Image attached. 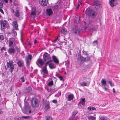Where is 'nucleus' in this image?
<instances>
[{
	"instance_id": "f257e3e1",
	"label": "nucleus",
	"mask_w": 120,
	"mask_h": 120,
	"mask_svg": "<svg viewBox=\"0 0 120 120\" xmlns=\"http://www.w3.org/2000/svg\"><path fill=\"white\" fill-rule=\"evenodd\" d=\"M80 19V17L79 19L76 18L74 20L72 21L74 23V24L76 25L74 26L72 30V31L75 34H77L79 35L81 30V28L78 26L79 25V20Z\"/></svg>"
},
{
	"instance_id": "f03ea898",
	"label": "nucleus",
	"mask_w": 120,
	"mask_h": 120,
	"mask_svg": "<svg viewBox=\"0 0 120 120\" xmlns=\"http://www.w3.org/2000/svg\"><path fill=\"white\" fill-rule=\"evenodd\" d=\"M77 62L79 65H82L83 62H87L90 60V57L89 56H87V57H83L81 56L80 54H79L76 57Z\"/></svg>"
},
{
	"instance_id": "7ed1b4c3",
	"label": "nucleus",
	"mask_w": 120,
	"mask_h": 120,
	"mask_svg": "<svg viewBox=\"0 0 120 120\" xmlns=\"http://www.w3.org/2000/svg\"><path fill=\"white\" fill-rule=\"evenodd\" d=\"M85 13L87 15L93 18H95L96 15V12L90 8H88L86 9Z\"/></svg>"
},
{
	"instance_id": "20e7f679",
	"label": "nucleus",
	"mask_w": 120,
	"mask_h": 120,
	"mask_svg": "<svg viewBox=\"0 0 120 120\" xmlns=\"http://www.w3.org/2000/svg\"><path fill=\"white\" fill-rule=\"evenodd\" d=\"M14 62L12 60L9 61L7 63V68H9V71L11 73H12L14 69Z\"/></svg>"
},
{
	"instance_id": "39448f33",
	"label": "nucleus",
	"mask_w": 120,
	"mask_h": 120,
	"mask_svg": "<svg viewBox=\"0 0 120 120\" xmlns=\"http://www.w3.org/2000/svg\"><path fill=\"white\" fill-rule=\"evenodd\" d=\"M40 102V100L36 98L32 99L31 101V105L34 108L38 107Z\"/></svg>"
},
{
	"instance_id": "423d86ee",
	"label": "nucleus",
	"mask_w": 120,
	"mask_h": 120,
	"mask_svg": "<svg viewBox=\"0 0 120 120\" xmlns=\"http://www.w3.org/2000/svg\"><path fill=\"white\" fill-rule=\"evenodd\" d=\"M0 29L3 30L6 29L9 26L8 22L6 20H1L0 21Z\"/></svg>"
},
{
	"instance_id": "0eeeda50",
	"label": "nucleus",
	"mask_w": 120,
	"mask_h": 120,
	"mask_svg": "<svg viewBox=\"0 0 120 120\" xmlns=\"http://www.w3.org/2000/svg\"><path fill=\"white\" fill-rule=\"evenodd\" d=\"M32 58V55L29 54L27 56L25 57V60L26 63V67L28 68L29 67Z\"/></svg>"
},
{
	"instance_id": "6e6552de",
	"label": "nucleus",
	"mask_w": 120,
	"mask_h": 120,
	"mask_svg": "<svg viewBox=\"0 0 120 120\" xmlns=\"http://www.w3.org/2000/svg\"><path fill=\"white\" fill-rule=\"evenodd\" d=\"M15 39L11 38L9 39L8 41V45L10 47L14 48L15 44Z\"/></svg>"
},
{
	"instance_id": "1a4fd4ad",
	"label": "nucleus",
	"mask_w": 120,
	"mask_h": 120,
	"mask_svg": "<svg viewBox=\"0 0 120 120\" xmlns=\"http://www.w3.org/2000/svg\"><path fill=\"white\" fill-rule=\"evenodd\" d=\"M16 11H15L14 10L12 9L11 11L12 13L14 14V16L17 18H19L20 16V13L19 12V10L17 8H16Z\"/></svg>"
},
{
	"instance_id": "9d476101",
	"label": "nucleus",
	"mask_w": 120,
	"mask_h": 120,
	"mask_svg": "<svg viewBox=\"0 0 120 120\" xmlns=\"http://www.w3.org/2000/svg\"><path fill=\"white\" fill-rule=\"evenodd\" d=\"M32 11L30 14V16L32 18L34 19L36 13V9L35 7H34L32 8Z\"/></svg>"
},
{
	"instance_id": "9b49d317",
	"label": "nucleus",
	"mask_w": 120,
	"mask_h": 120,
	"mask_svg": "<svg viewBox=\"0 0 120 120\" xmlns=\"http://www.w3.org/2000/svg\"><path fill=\"white\" fill-rule=\"evenodd\" d=\"M22 109V112L25 114H28L31 112L30 107H24L23 109Z\"/></svg>"
},
{
	"instance_id": "f8f14e48",
	"label": "nucleus",
	"mask_w": 120,
	"mask_h": 120,
	"mask_svg": "<svg viewBox=\"0 0 120 120\" xmlns=\"http://www.w3.org/2000/svg\"><path fill=\"white\" fill-rule=\"evenodd\" d=\"M58 89V88L56 86H54V88H51L50 89H48L47 90L49 92L53 94Z\"/></svg>"
},
{
	"instance_id": "ddd939ff",
	"label": "nucleus",
	"mask_w": 120,
	"mask_h": 120,
	"mask_svg": "<svg viewBox=\"0 0 120 120\" xmlns=\"http://www.w3.org/2000/svg\"><path fill=\"white\" fill-rule=\"evenodd\" d=\"M36 63L37 65L39 67L41 68L39 65V64L41 66H42L45 63L43 62L42 59L39 58L37 60L36 62Z\"/></svg>"
},
{
	"instance_id": "4468645a",
	"label": "nucleus",
	"mask_w": 120,
	"mask_h": 120,
	"mask_svg": "<svg viewBox=\"0 0 120 120\" xmlns=\"http://www.w3.org/2000/svg\"><path fill=\"white\" fill-rule=\"evenodd\" d=\"M12 25L15 30H19V29L18 28V25L17 23V20L16 19H15L13 20L12 22Z\"/></svg>"
},
{
	"instance_id": "2eb2a0df",
	"label": "nucleus",
	"mask_w": 120,
	"mask_h": 120,
	"mask_svg": "<svg viewBox=\"0 0 120 120\" xmlns=\"http://www.w3.org/2000/svg\"><path fill=\"white\" fill-rule=\"evenodd\" d=\"M43 58L45 61L49 60L50 58V55L46 52H45L43 54Z\"/></svg>"
},
{
	"instance_id": "dca6fc26",
	"label": "nucleus",
	"mask_w": 120,
	"mask_h": 120,
	"mask_svg": "<svg viewBox=\"0 0 120 120\" xmlns=\"http://www.w3.org/2000/svg\"><path fill=\"white\" fill-rule=\"evenodd\" d=\"M15 50L14 48L11 47H10L7 51L8 53L10 55L15 53Z\"/></svg>"
},
{
	"instance_id": "f3484780",
	"label": "nucleus",
	"mask_w": 120,
	"mask_h": 120,
	"mask_svg": "<svg viewBox=\"0 0 120 120\" xmlns=\"http://www.w3.org/2000/svg\"><path fill=\"white\" fill-rule=\"evenodd\" d=\"M39 3L41 5L43 6H47L48 4V0H40Z\"/></svg>"
},
{
	"instance_id": "a211bd4d",
	"label": "nucleus",
	"mask_w": 120,
	"mask_h": 120,
	"mask_svg": "<svg viewBox=\"0 0 120 120\" xmlns=\"http://www.w3.org/2000/svg\"><path fill=\"white\" fill-rule=\"evenodd\" d=\"M41 71L42 74L44 75H47L48 73L47 67H43Z\"/></svg>"
},
{
	"instance_id": "6ab92c4d",
	"label": "nucleus",
	"mask_w": 120,
	"mask_h": 120,
	"mask_svg": "<svg viewBox=\"0 0 120 120\" xmlns=\"http://www.w3.org/2000/svg\"><path fill=\"white\" fill-rule=\"evenodd\" d=\"M67 95L68 100V101H71L74 98V95L72 94L71 93L69 94H68Z\"/></svg>"
},
{
	"instance_id": "aec40b11",
	"label": "nucleus",
	"mask_w": 120,
	"mask_h": 120,
	"mask_svg": "<svg viewBox=\"0 0 120 120\" xmlns=\"http://www.w3.org/2000/svg\"><path fill=\"white\" fill-rule=\"evenodd\" d=\"M53 61L56 64H59V60L55 56L53 55L52 56Z\"/></svg>"
},
{
	"instance_id": "412c9836",
	"label": "nucleus",
	"mask_w": 120,
	"mask_h": 120,
	"mask_svg": "<svg viewBox=\"0 0 120 120\" xmlns=\"http://www.w3.org/2000/svg\"><path fill=\"white\" fill-rule=\"evenodd\" d=\"M80 101L79 104H78V105L79 106L81 105V104L83 106H84L85 105V103L86 101L85 98H81V100H80Z\"/></svg>"
},
{
	"instance_id": "4be33fe9",
	"label": "nucleus",
	"mask_w": 120,
	"mask_h": 120,
	"mask_svg": "<svg viewBox=\"0 0 120 120\" xmlns=\"http://www.w3.org/2000/svg\"><path fill=\"white\" fill-rule=\"evenodd\" d=\"M116 3V0H110L109 1V4L112 7H113Z\"/></svg>"
},
{
	"instance_id": "5701e85b",
	"label": "nucleus",
	"mask_w": 120,
	"mask_h": 120,
	"mask_svg": "<svg viewBox=\"0 0 120 120\" xmlns=\"http://www.w3.org/2000/svg\"><path fill=\"white\" fill-rule=\"evenodd\" d=\"M50 108V104L49 102H47L46 103H45L44 109L46 111H47L48 109H49Z\"/></svg>"
},
{
	"instance_id": "b1692460",
	"label": "nucleus",
	"mask_w": 120,
	"mask_h": 120,
	"mask_svg": "<svg viewBox=\"0 0 120 120\" xmlns=\"http://www.w3.org/2000/svg\"><path fill=\"white\" fill-rule=\"evenodd\" d=\"M53 13L52 10L50 8L46 9V13L49 16L51 15Z\"/></svg>"
},
{
	"instance_id": "393cba45",
	"label": "nucleus",
	"mask_w": 120,
	"mask_h": 120,
	"mask_svg": "<svg viewBox=\"0 0 120 120\" xmlns=\"http://www.w3.org/2000/svg\"><path fill=\"white\" fill-rule=\"evenodd\" d=\"M101 85L102 86H106L107 83L105 79H102L101 81Z\"/></svg>"
},
{
	"instance_id": "a878e982",
	"label": "nucleus",
	"mask_w": 120,
	"mask_h": 120,
	"mask_svg": "<svg viewBox=\"0 0 120 120\" xmlns=\"http://www.w3.org/2000/svg\"><path fill=\"white\" fill-rule=\"evenodd\" d=\"M88 82H84V81L83 82H82L80 83V86H87L89 85V83H88Z\"/></svg>"
},
{
	"instance_id": "bb28decb",
	"label": "nucleus",
	"mask_w": 120,
	"mask_h": 120,
	"mask_svg": "<svg viewBox=\"0 0 120 120\" xmlns=\"http://www.w3.org/2000/svg\"><path fill=\"white\" fill-rule=\"evenodd\" d=\"M58 37L56 38L54 40H52V42L56 44H59V40L58 39Z\"/></svg>"
},
{
	"instance_id": "cd10ccee",
	"label": "nucleus",
	"mask_w": 120,
	"mask_h": 120,
	"mask_svg": "<svg viewBox=\"0 0 120 120\" xmlns=\"http://www.w3.org/2000/svg\"><path fill=\"white\" fill-rule=\"evenodd\" d=\"M94 4L96 7H99L100 5V3L98 0H94Z\"/></svg>"
},
{
	"instance_id": "c85d7f7f",
	"label": "nucleus",
	"mask_w": 120,
	"mask_h": 120,
	"mask_svg": "<svg viewBox=\"0 0 120 120\" xmlns=\"http://www.w3.org/2000/svg\"><path fill=\"white\" fill-rule=\"evenodd\" d=\"M107 82L109 83L111 87H112L114 86V83L110 79H108L107 80Z\"/></svg>"
},
{
	"instance_id": "c756f323",
	"label": "nucleus",
	"mask_w": 120,
	"mask_h": 120,
	"mask_svg": "<svg viewBox=\"0 0 120 120\" xmlns=\"http://www.w3.org/2000/svg\"><path fill=\"white\" fill-rule=\"evenodd\" d=\"M60 32L61 33L66 34L67 33V31L66 29L65 28H64L60 29Z\"/></svg>"
},
{
	"instance_id": "7c9ffc66",
	"label": "nucleus",
	"mask_w": 120,
	"mask_h": 120,
	"mask_svg": "<svg viewBox=\"0 0 120 120\" xmlns=\"http://www.w3.org/2000/svg\"><path fill=\"white\" fill-rule=\"evenodd\" d=\"M59 6L58 5H56L53 7V10L55 12H57L59 8Z\"/></svg>"
},
{
	"instance_id": "2f4dec72",
	"label": "nucleus",
	"mask_w": 120,
	"mask_h": 120,
	"mask_svg": "<svg viewBox=\"0 0 120 120\" xmlns=\"http://www.w3.org/2000/svg\"><path fill=\"white\" fill-rule=\"evenodd\" d=\"M17 64L18 66L20 67H22L24 64V63L23 61L19 60L18 61Z\"/></svg>"
},
{
	"instance_id": "473e14b6",
	"label": "nucleus",
	"mask_w": 120,
	"mask_h": 120,
	"mask_svg": "<svg viewBox=\"0 0 120 120\" xmlns=\"http://www.w3.org/2000/svg\"><path fill=\"white\" fill-rule=\"evenodd\" d=\"M87 117L89 120H96V117L91 115L88 116Z\"/></svg>"
},
{
	"instance_id": "72a5a7b5",
	"label": "nucleus",
	"mask_w": 120,
	"mask_h": 120,
	"mask_svg": "<svg viewBox=\"0 0 120 120\" xmlns=\"http://www.w3.org/2000/svg\"><path fill=\"white\" fill-rule=\"evenodd\" d=\"M49 68L51 69H53L56 67V66L54 64L52 63L49 64Z\"/></svg>"
},
{
	"instance_id": "f704fd0d",
	"label": "nucleus",
	"mask_w": 120,
	"mask_h": 120,
	"mask_svg": "<svg viewBox=\"0 0 120 120\" xmlns=\"http://www.w3.org/2000/svg\"><path fill=\"white\" fill-rule=\"evenodd\" d=\"M22 118L25 119H27L28 120H31L32 118L30 116H22Z\"/></svg>"
},
{
	"instance_id": "c9c22d12",
	"label": "nucleus",
	"mask_w": 120,
	"mask_h": 120,
	"mask_svg": "<svg viewBox=\"0 0 120 120\" xmlns=\"http://www.w3.org/2000/svg\"><path fill=\"white\" fill-rule=\"evenodd\" d=\"M5 37L3 35L0 34V42H2L4 40Z\"/></svg>"
},
{
	"instance_id": "e433bc0d",
	"label": "nucleus",
	"mask_w": 120,
	"mask_h": 120,
	"mask_svg": "<svg viewBox=\"0 0 120 120\" xmlns=\"http://www.w3.org/2000/svg\"><path fill=\"white\" fill-rule=\"evenodd\" d=\"M100 120H110L109 119L106 117L103 116L100 118Z\"/></svg>"
},
{
	"instance_id": "4c0bfd02",
	"label": "nucleus",
	"mask_w": 120,
	"mask_h": 120,
	"mask_svg": "<svg viewBox=\"0 0 120 120\" xmlns=\"http://www.w3.org/2000/svg\"><path fill=\"white\" fill-rule=\"evenodd\" d=\"M53 81L52 80L51 81L49 82L48 84V86H51L53 85Z\"/></svg>"
},
{
	"instance_id": "58836bf2",
	"label": "nucleus",
	"mask_w": 120,
	"mask_h": 120,
	"mask_svg": "<svg viewBox=\"0 0 120 120\" xmlns=\"http://www.w3.org/2000/svg\"><path fill=\"white\" fill-rule=\"evenodd\" d=\"M20 79L21 80V82H24L25 81V79L24 77L23 76L22 77L20 78Z\"/></svg>"
},
{
	"instance_id": "ea45409f",
	"label": "nucleus",
	"mask_w": 120,
	"mask_h": 120,
	"mask_svg": "<svg viewBox=\"0 0 120 120\" xmlns=\"http://www.w3.org/2000/svg\"><path fill=\"white\" fill-rule=\"evenodd\" d=\"M29 105V103L28 102H25L24 105V107H25L26 108L27 107H30L28 106Z\"/></svg>"
},
{
	"instance_id": "a19ab883",
	"label": "nucleus",
	"mask_w": 120,
	"mask_h": 120,
	"mask_svg": "<svg viewBox=\"0 0 120 120\" xmlns=\"http://www.w3.org/2000/svg\"><path fill=\"white\" fill-rule=\"evenodd\" d=\"M82 52L83 53V55H86V57H87V56H88V55L87 54V53L85 51H84L83 50L82 51Z\"/></svg>"
},
{
	"instance_id": "79ce46f5",
	"label": "nucleus",
	"mask_w": 120,
	"mask_h": 120,
	"mask_svg": "<svg viewBox=\"0 0 120 120\" xmlns=\"http://www.w3.org/2000/svg\"><path fill=\"white\" fill-rule=\"evenodd\" d=\"M45 118L46 120H52V117L50 116H46Z\"/></svg>"
},
{
	"instance_id": "37998d69",
	"label": "nucleus",
	"mask_w": 120,
	"mask_h": 120,
	"mask_svg": "<svg viewBox=\"0 0 120 120\" xmlns=\"http://www.w3.org/2000/svg\"><path fill=\"white\" fill-rule=\"evenodd\" d=\"M98 42L97 40L94 41L93 42V45L94 46L98 44Z\"/></svg>"
},
{
	"instance_id": "c03bdc74",
	"label": "nucleus",
	"mask_w": 120,
	"mask_h": 120,
	"mask_svg": "<svg viewBox=\"0 0 120 120\" xmlns=\"http://www.w3.org/2000/svg\"><path fill=\"white\" fill-rule=\"evenodd\" d=\"M26 90H27L28 91L30 92L31 90V88L30 86H29L26 87Z\"/></svg>"
},
{
	"instance_id": "a18cd8bd",
	"label": "nucleus",
	"mask_w": 120,
	"mask_h": 120,
	"mask_svg": "<svg viewBox=\"0 0 120 120\" xmlns=\"http://www.w3.org/2000/svg\"><path fill=\"white\" fill-rule=\"evenodd\" d=\"M4 1L2 0L0 3V8H2L3 6V4L4 3Z\"/></svg>"
},
{
	"instance_id": "49530a36",
	"label": "nucleus",
	"mask_w": 120,
	"mask_h": 120,
	"mask_svg": "<svg viewBox=\"0 0 120 120\" xmlns=\"http://www.w3.org/2000/svg\"><path fill=\"white\" fill-rule=\"evenodd\" d=\"M6 48L4 46L2 47L1 49V51L3 52L4 51H5L6 50Z\"/></svg>"
},
{
	"instance_id": "de8ad7c7",
	"label": "nucleus",
	"mask_w": 120,
	"mask_h": 120,
	"mask_svg": "<svg viewBox=\"0 0 120 120\" xmlns=\"http://www.w3.org/2000/svg\"><path fill=\"white\" fill-rule=\"evenodd\" d=\"M52 60H50L49 61H47L46 63L45 66L44 67H47V66L48 64V63L49 62H52Z\"/></svg>"
},
{
	"instance_id": "09e8293b",
	"label": "nucleus",
	"mask_w": 120,
	"mask_h": 120,
	"mask_svg": "<svg viewBox=\"0 0 120 120\" xmlns=\"http://www.w3.org/2000/svg\"><path fill=\"white\" fill-rule=\"evenodd\" d=\"M15 50H16L17 51V52H19L20 49L19 48L16 46H15Z\"/></svg>"
},
{
	"instance_id": "8fccbe9b",
	"label": "nucleus",
	"mask_w": 120,
	"mask_h": 120,
	"mask_svg": "<svg viewBox=\"0 0 120 120\" xmlns=\"http://www.w3.org/2000/svg\"><path fill=\"white\" fill-rule=\"evenodd\" d=\"M52 102L55 104H56L57 103V101L56 100H52Z\"/></svg>"
},
{
	"instance_id": "3c124183",
	"label": "nucleus",
	"mask_w": 120,
	"mask_h": 120,
	"mask_svg": "<svg viewBox=\"0 0 120 120\" xmlns=\"http://www.w3.org/2000/svg\"><path fill=\"white\" fill-rule=\"evenodd\" d=\"M58 78H59L60 80L61 81L62 80H63V77L62 76H59V77H58Z\"/></svg>"
},
{
	"instance_id": "603ef678",
	"label": "nucleus",
	"mask_w": 120,
	"mask_h": 120,
	"mask_svg": "<svg viewBox=\"0 0 120 120\" xmlns=\"http://www.w3.org/2000/svg\"><path fill=\"white\" fill-rule=\"evenodd\" d=\"M12 33H14V35L15 36H16L17 35V33L16 32V31H15L14 30L12 32Z\"/></svg>"
},
{
	"instance_id": "864d4df0",
	"label": "nucleus",
	"mask_w": 120,
	"mask_h": 120,
	"mask_svg": "<svg viewBox=\"0 0 120 120\" xmlns=\"http://www.w3.org/2000/svg\"><path fill=\"white\" fill-rule=\"evenodd\" d=\"M91 106H89L87 108V109L88 110H89V111H90L91 110Z\"/></svg>"
},
{
	"instance_id": "5fc2aeb1",
	"label": "nucleus",
	"mask_w": 120,
	"mask_h": 120,
	"mask_svg": "<svg viewBox=\"0 0 120 120\" xmlns=\"http://www.w3.org/2000/svg\"><path fill=\"white\" fill-rule=\"evenodd\" d=\"M27 45L28 46H30V47H31V43L29 41H28Z\"/></svg>"
},
{
	"instance_id": "6e6d98bb",
	"label": "nucleus",
	"mask_w": 120,
	"mask_h": 120,
	"mask_svg": "<svg viewBox=\"0 0 120 120\" xmlns=\"http://www.w3.org/2000/svg\"><path fill=\"white\" fill-rule=\"evenodd\" d=\"M0 11L3 14H4V13L3 10L1 9V8H0Z\"/></svg>"
},
{
	"instance_id": "4d7b16f0",
	"label": "nucleus",
	"mask_w": 120,
	"mask_h": 120,
	"mask_svg": "<svg viewBox=\"0 0 120 120\" xmlns=\"http://www.w3.org/2000/svg\"><path fill=\"white\" fill-rule=\"evenodd\" d=\"M56 76L57 77H58H58H59V74L57 72H56Z\"/></svg>"
},
{
	"instance_id": "13d9d810",
	"label": "nucleus",
	"mask_w": 120,
	"mask_h": 120,
	"mask_svg": "<svg viewBox=\"0 0 120 120\" xmlns=\"http://www.w3.org/2000/svg\"><path fill=\"white\" fill-rule=\"evenodd\" d=\"M62 2V0H59L58 1L57 3L58 4H60Z\"/></svg>"
},
{
	"instance_id": "bf43d9fd",
	"label": "nucleus",
	"mask_w": 120,
	"mask_h": 120,
	"mask_svg": "<svg viewBox=\"0 0 120 120\" xmlns=\"http://www.w3.org/2000/svg\"><path fill=\"white\" fill-rule=\"evenodd\" d=\"M91 110H95L96 109L95 108L93 107H91Z\"/></svg>"
},
{
	"instance_id": "052dcab7",
	"label": "nucleus",
	"mask_w": 120,
	"mask_h": 120,
	"mask_svg": "<svg viewBox=\"0 0 120 120\" xmlns=\"http://www.w3.org/2000/svg\"><path fill=\"white\" fill-rule=\"evenodd\" d=\"M104 89L105 90V91H107V90H108V88L105 87V86H104Z\"/></svg>"
},
{
	"instance_id": "680f3d73",
	"label": "nucleus",
	"mask_w": 120,
	"mask_h": 120,
	"mask_svg": "<svg viewBox=\"0 0 120 120\" xmlns=\"http://www.w3.org/2000/svg\"><path fill=\"white\" fill-rule=\"evenodd\" d=\"M37 42V40H36V39H35L34 40V44H35Z\"/></svg>"
},
{
	"instance_id": "e2e57ef3",
	"label": "nucleus",
	"mask_w": 120,
	"mask_h": 120,
	"mask_svg": "<svg viewBox=\"0 0 120 120\" xmlns=\"http://www.w3.org/2000/svg\"><path fill=\"white\" fill-rule=\"evenodd\" d=\"M4 1L6 3H7L8 2V0H4Z\"/></svg>"
},
{
	"instance_id": "0e129e2a",
	"label": "nucleus",
	"mask_w": 120,
	"mask_h": 120,
	"mask_svg": "<svg viewBox=\"0 0 120 120\" xmlns=\"http://www.w3.org/2000/svg\"><path fill=\"white\" fill-rule=\"evenodd\" d=\"M113 93H115V89L114 88L113 89Z\"/></svg>"
},
{
	"instance_id": "69168bd1",
	"label": "nucleus",
	"mask_w": 120,
	"mask_h": 120,
	"mask_svg": "<svg viewBox=\"0 0 120 120\" xmlns=\"http://www.w3.org/2000/svg\"><path fill=\"white\" fill-rule=\"evenodd\" d=\"M97 21L98 22H100L101 21V19H97Z\"/></svg>"
},
{
	"instance_id": "338daca9",
	"label": "nucleus",
	"mask_w": 120,
	"mask_h": 120,
	"mask_svg": "<svg viewBox=\"0 0 120 120\" xmlns=\"http://www.w3.org/2000/svg\"><path fill=\"white\" fill-rule=\"evenodd\" d=\"M79 4H78V6H77V9H78L79 8Z\"/></svg>"
},
{
	"instance_id": "774afa93",
	"label": "nucleus",
	"mask_w": 120,
	"mask_h": 120,
	"mask_svg": "<svg viewBox=\"0 0 120 120\" xmlns=\"http://www.w3.org/2000/svg\"><path fill=\"white\" fill-rule=\"evenodd\" d=\"M4 53L5 55H7V53L6 52H5Z\"/></svg>"
}]
</instances>
